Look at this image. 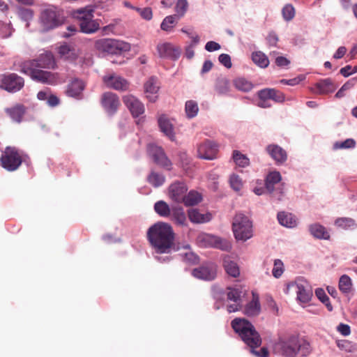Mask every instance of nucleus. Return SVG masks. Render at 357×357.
Listing matches in <instances>:
<instances>
[{"label": "nucleus", "instance_id": "nucleus-1", "mask_svg": "<svg viewBox=\"0 0 357 357\" xmlns=\"http://www.w3.org/2000/svg\"><path fill=\"white\" fill-rule=\"evenodd\" d=\"M147 238L156 261L168 263L172 259L171 254L176 250L175 234L168 223L158 222L153 225L147 231Z\"/></svg>", "mask_w": 357, "mask_h": 357}, {"label": "nucleus", "instance_id": "nucleus-2", "mask_svg": "<svg viewBox=\"0 0 357 357\" xmlns=\"http://www.w3.org/2000/svg\"><path fill=\"white\" fill-rule=\"evenodd\" d=\"M231 326L250 349L261 346V337L250 321L245 319L236 318L231 321Z\"/></svg>", "mask_w": 357, "mask_h": 357}, {"label": "nucleus", "instance_id": "nucleus-3", "mask_svg": "<svg viewBox=\"0 0 357 357\" xmlns=\"http://www.w3.org/2000/svg\"><path fill=\"white\" fill-rule=\"evenodd\" d=\"M278 345L282 354L286 357H296L298 354L301 356H307L312 350L307 341L299 339L296 335L280 340Z\"/></svg>", "mask_w": 357, "mask_h": 357}, {"label": "nucleus", "instance_id": "nucleus-4", "mask_svg": "<svg viewBox=\"0 0 357 357\" xmlns=\"http://www.w3.org/2000/svg\"><path fill=\"white\" fill-rule=\"evenodd\" d=\"M34 62H23L20 66V72L29 75L33 80L47 84H56L59 82L57 74L45 71L40 68L34 67Z\"/></svg>", "mask_w": 357, "mask_h": 357}, {"label": "nucleus", "instance_id": "nucleus-5", "mask_svg": "<svg viewBox=\"0 0 357 357\" xmlns=\"http://www.w3.org/2000/svg\"><path fill=\"white\" fill-rule=\"evenodd\" d=\"M232 231L237 241H246L253 236L252 222L243 213H237L232 222Z\"/></svg>", "mask_w": 357, "mask_h": 357}, {"label": "nucleus", "instance_id": "nucleus-6", "mask_svg": "<svg viewBox=\"0 0 357 357\" xmlns=\"http://www.w3.org/2000/svg\"><path fill=\"white\" fill-rule=\"evenodd\" d=\"M196 243L202 248H215L222 251H229L231 249V244L227 239L206 232H200L197 235Z\"/></svg>", "mask_w": 357, "mask_h": 357}, {"label": "nucleus", "instance_id": "nucleus-7", "mask_svg": "<svg viewBox=\"0 0 357 357\" xmlns=\"http://www.w3.org/2000/svg\"><path fill=\"white\" fill-rule=\"evenodd\" d=\"M97 50L110 54H121L130 50V45L123 40L103 38L96 42Z\"/></svg>", "mask_w": 357, "mask_h": 357}, {"label": "nucleus", "instance_id": "nucleus-8", "mask_svg": "<svg viewBox=\"0 0 357 357\" xmlns=\"http://www.w3.org/2000/svg\"><path fill=\"white\" fill-rule=\"evenodd\" d=\"M40 24L43 31L55 29L63 23V18L56 7L44 9L40 15Z\"/></svg>", "mask_w": 357, "mask_h": 357}, {"label": "nucleus", "instance_id": "nucleus-9", "mask_svg": "<svg viewBox=\"0 0 357 357\" xmlns=\"http://www.w3.org/2000/svg\"><path fill=\"white\" fill-rule=\"evenodd\" d=\"M24 158L15 147L7 146L3 152L0 161L3 168L8 172L17 170Z\"/></svg>", "mask_w": 357, "mask_h": 357}, {"label": "nucleus", "instance_id": "nucleus-10", "mask_svg": "<svg viewBox=\"0 0 357 357\" xmlns=\"http://www.w3.org/2000/svg\"><path fill=\"white\" fill-rule=\"evenodd\" d=\"M290 291L296 292L297 300L303 303L309 302L312 296V288L303 278H297L294 282L289 283L287 287V292Z\"/></svg>", "mask_w": 357, "mask_h": 357}, {"label": "nucleus", "instance_id": "nucleus-11", "mask_svg": "<svg viewBox=\"0 0 357 357\" xmlns=\"http://www.w3.org/2000/svg\"><path fill=\"white\" fill-rule=\"evenodd\" d=\"M191 273L197 279L212 281L217 278L218 266L214 262L206 261L199 267L193 268Z\"/></svg>", "mask_w": 357, "mask_h": 357}, {"label": "nucleus", "instance_id": "nucleus-12", "mask_svg": "<svg viewBox=\"0 0 357 357\" xmlns=\"http://www.w3.org/2000/svg\"><path fill=\"white\" fill-rule=\"evenodd\" d=\"M24 85V79L15 73L0 76V88L8 92L15 93L19 91Z\"/></svg>", "mask_w": 357, "mask_h": 357}, {"label": "nucleus", "instance_id": "nucleus-13", "mask_svg": "<svg viewBox=\"0 0 357 357\" xmlns=\"http://www.w3.org/2000/svg\"><path fill=\"white\" fill-rule=\"evenodd\" d=\"M218 153V144L211 140H205L197 146V154L202 159L215 160L217 158Z\"/></svg>", "mask_w": 357, "mask_h": 357}, {"label": "nucleus", "instance_id": "nucleus-14", "mask_svg": "<svg viewBox=\"0 0 357 357\" xmlns=\"http://www.w3.org/2000/svg\"><path fill=\"white\" fill-rule=\"evenodd\" d=\"M147 151L149 156L157 165L167 169H171L172 162L166 156L163 149L161 147L155 144H149L147 147Z\"/></svg>", "mask_w": 357, "mask_h": 357}, {"label": "nucleus", "instance_id": "nucleus-15", "mask_svg": "<svg viewBox=\"0 0 357 357\" xmlns=\"http://www.w3.org/2000/svg\"><path fill=\"white\" fill-rule=\"evenodd\" d=\"M282 179L281 175L279 172H270L266 178L265 186L266 190L273 194V196L275 197L278 200H280L282 199V189L275 188V185L280 183Z\"/></svg>", "mask_w": 357, "mask_h": 357}, {"label": "nucleus", "instance_id": "nucleus-16", "mask_svg": "<svg viewBox=\"0 0 357 357\" xmlns=\"http://www.w3.org/2000/svg\"><path fill=\"white\" fill-rule=\"evenodd\" d=\"M123 101L134 118H137L144 114L145 111L144 105L135 96L130 94L126 95L123 97Z\"/></svg>", "mask_w": 357, "mask_h": 357}, {"label": "nucleus", "instance_id": "nucleus-17", "mask_svg": "<svg viewBox=\"0 0 357 357\" xmlns=\"http://www.w3.org/2000/svg\"><path fill=\"white\" fill-rule=\"evenodd\" d=\"M102 79L107 87L116 91H125L128 90L130 86L126 79L116 75H105Z\"/></svg>", "mask_w": 357, "mask_h": 357}, {"label": "nucleus", "instance_id": "nucleus-18", "mask_svg": "<svg viewBox=\"0 0 357 357\" xmlns=\"http://www.w3.org/2000/svg\"><path fill=\"white\" fill-rule=\"evenodd\" d=\"M101 103L109 114H114L120 105L118 96L111 92L105 93L102 95Z\"/></svg>", "mask_w": 357, "mask_h": 357}, {"label": "nucleus", "instance_id": "nucleus-19", "mask_svg": "<svg viewBox=\"0 0 357 357\" xmlns=\"http://www.w3.org/2000/svg\"><path fill=\"white\" fill-rule=\"evenodd\" d=\"M144 88L146 98L150 102H155L158 98V91L160 89L158 79L154 77H150L144 83Z\"/></svg>", "mask_w": 357, "mask_h": 357}, {"label": "nucleus", "instance_id": "nucleus-20", "mask_svg": "<svg viewBox=\"0 0 357 357\" xmlns=\"http://www.w3.org/2000/svg\"><path fill=\"white\" fill-rule=\"evenodd\" d=\"M156 49L158 55L162 58L174 60L178 54V49L170 43H159Z\"/></svg>", "mask_w": 357, "mask_h": 357}, {"label": "nucleus", "instance_id": "nucleus-21", "mask_svg": "<svg viewBox=\"0 0 357 357\" xmlns=\"http://www.w3.org/2000/svg\"><path fill=\"white\" fill-rule=\"evenodd\" d=\"M26 62H34L36 63H33V66L40 68H54L56 66L54 56L50 52L41 54L36 59L26 61Z\"/></svg>", "mask_w": 357, "mask_h": 357}, {"label": "nucleus", "instance_id": "nucleus-22", "mask_svg": "<svg viewBox=\"0 0 357 357\" xmlns=\"http://www.w3.org/2000/svg\"><path fill=\"white\" fill-rule=\"evenodd\" d=\"M84 87V83L82 80L75 79L68 85L66 94L68 96L81 99Z\"/></svg>", "mask_w": 357, "mask_h": 357}, {"label": "nucleus", "instance_id": "nucleus-23", "mask_svg": "<svg viewBox=\"0 0 357 357\" xmlns=\"http://www.w3.org/2000/svg\"><path fill=\"white\" fill-rule=\"evenodd\" d=\"M58 53L61 59L68 61H75L78 56L76 50L66 43L58 47Z\"/></svg>", "mask_w": 357, "mask_h": 357}, {"label": "nucleus", "instance_id": "nucleus-24", "mask_svg": "<svg viewBox=\"0 0 357 357\" xmlns=\"http://www.w3.org/2000/svg\"><path fill=\"white\" fill-rule=\"evenodd\" d=\"M189 220L196 224H202L209 222L212 219V215L210 213L202 214L197 208H191L188 211Z\"/></svg>", "mask_w": 357, "mask_h": 357}, {"label": "nucleus", "instance_id": "nucleus-25", "mask_svg": "<svg viewBox=\"0 0 357 357\" xmlns=\"http://www.w3.org/2000/svg\"><path fill=\"white\" fill-rule=\"evenodd\" d=\"M259 98L273 100L281 102L284 100V94L274 89H264L259 91Z\"/></svg>", "mask_w": 357, "mask_h": 357}, {"label": "nucleus", "instance_id": "nucleus-26", "mask_svg": "<svg viewBox=\"0 0 357 357\" xmlns=\"http://www.w3.org/2000/svg\"><path fill=\"white\" fill-rule=\"evenodd\" d=\"M93 17H90L88 20H84L79 24L81 32L86 34H91L99 30V20H94Z\"/></svg>", "mask_w": 357, "mask_h": 357}, {"label": "nucleus", "instance_id": "nucleus-27", "mask_svg": "<svg viewBox=\"0 0 357 357\" xmlns=\"http://www.w3.org/2000/svg\"><path fill=\"white\" fill-rule=\"evenodd\" d=\"M266 150L277 163H282L287 160L286 151L278 145H269L267 146Z\"/></svg>", "mask_w": 357, "mask_h": 357}, {"label": "nucleus", "instance_id": "nucleus-28", "mask_svg": "<svg viewBox=\"0 0 357 357\" xmlns=\"http://www.w3.org/2000/svg\"><path fill=\"white\" fill-rule=\"evenodd\" d=\"M261 310L259 296L252 292V299L245 307L244 313L248 316L258 315Z\"/></svg>", "mask_w": 357, "mask_h": 357}, {"label": "nucleus", "instance_id": "nucleus-29", "mask_svg": "<svg viewBox=\"0 0 357 357\" xmlns=\"http://www.w3.org/2000/svg\"><path fill=\"white\" fill-rule=\"evenodd\" d=\"M314 93L319 94H327L333 92L336 86L330 78L321 79L315 84Z\"/></svg>", "mask_w": 357, "mask_h": 357}, {"label": "nucleus", "instance_id": "nucleus-30", "mask_svg": "<svg viewBox=\"0 0 357 357\" xmlns=\"http://www.w3.org/2000/svg\"><path fill=\"white\" fill-rule=\"evenodd\" d=\"M158 121L160 130L168 137L170 140L174 141L176 137L173 132L172 125L167 117L165 115H162L158 118Z\"/></svg>", "mask_w": 357, "mask_h": 357}, {"label": "nucleus", "instance_id": "nucleus-31", "mask_svg": "<svg viewBox=\"0 0 357 357\" xmlns=\"http://www.w3.org/2000/svg\"><path fill=\"white\" fill-rule=\"evenodd\" d=\"M94 9L91 6H86L73 10L72 15L78 21L79 24L90 17H94Z\"/></svg>", "mask_w": 357, "mask_h": 357}, {"label": "nucleus", "instance_id": "nucleus-32", "mask_svg": "<svg viewBox=\"0 0 357 357\" xmlns=\"http://www.w3.org/2000/svg\"><path fill=\"white\" fill-rule=\"evenodd\" d=\"M223 266L226 273L233 277L237 278L240 275V270L238 264L232 261L229 256H225L223 258Z\"/></svg>", "mask_w": 357, "mask_h": 357}, {"label": "nucleus", "instance_id": "nucleus-33", "mask_svg": "<svg viewBox=\"0 0 357 357\" xmlns=\"http://www.w3.org/2000/svg\"><path fill=\"white\" fill-rule=\"evenodd\" d=\"M279 223L286 227L293 228L297 225L296 218L291 213L280 212L278 214Z\"/></svg>", "mask_w": 357, "mask_h": 357}, {"label": "nucleus", "instance_id": "nucleus-34", "mask_svg": "<svg viewBox=\"0 0 357 357\" xmlns=\"http://www.w3.org/2000/svg\"><path fill=\"white\" fill-rule=\"evenodd\" d=\"M309 231L311 235L318 239H328L329 233L326 228L320 224L314 223L309 227Z\"/></svg>", "mask_w": 357, "mask_h": 357}, {"label": "nucleus", "instance_id": "nucleus-35", "mask_svg": "<svg viewBox=\"0 0 357 357\" xmlns=\"http://www.w3.org/2000/svg\"><path fill=\"white\" fill-rule=\"evenodd\" d=\"M180 257L183 262L190 265L197 264L199 261V257L190 250L189 245L183 247V251L180 250Z\"/></svg>", "mask_w": 357, "mask_h": 357}, {"label": "nucleus", "instance_id": "nucleus-36", "mask_svg": "<svg viewBox=\"0 0 357 357\" xmlns=\"http://www.w3.org/2000/svg\"><path fill=\"white\" fill-rule=\"evenodd\" d=\"M6 112L13 121L20 123L25 113V107L21 104H17L13 107L6 108Z\"/></svg>", "mask_w": 357, "mask_h": 357}, {"label": "nucleus", "instance_id": "nucleus-37", "mask_svg": "<svg viewBox=\"0 0 357 357\" xmlns=\"http://www.w3.org/2000/svg\"><path fill=\"white\" fill-rule=\"evenodd\" d=\"M203 199L201 193L195 190H190L183 197V202L185 206H195L200 203Z\"/></svg>", "mask_w": 357, "mask_h": 357}, {"label": "nucleus", "instance_id": "nucleus-38", "mask_svg": "<svg viewBox=\"0 0 357 357\" xmlns=\"http://www.w3.org/2000/svg\"><path fill=\"white\" fill-rule=\"evenodd\" d=\"M172 210L173 208H171L169 206L162 200L158 201L154 204V211L160 217H169Z\"/></svg>", "mask_w": 357, "mask_h": 357}, {"label": "nucleus", "instance_id": "nucleus-39", "mask_svg": "<svg viewBox=\"0 0 357 357\" xmlns=\"http://www.w3.org/2000/svg\"><path fill=\"white\" fill-rule=\"evenodd\" d=\"M215 90L219 95H227L230 91V83L226 77L218 78L216 81Z\"/></svg>", "mask_w": 357, "mask_h": 357}, {"label": "nucleus", "instance_id": "nucleus-40", "mask_svg": "<svg viewBox=\"0 0 357 357\" xmlns=\"http://www.w3.org/2000/svg\"><path fill=\"white\" fill-rule=\"evenodd\" d=\"M252 60L256 65L262 68H265L269 65L268 58L260 51L252 54Z\"/></svg>", "mask_w": 357, "mask_h": 357}, {"label": "nucleus", "instance_id": "nucleus-41", "mask_svg": "<svg viewBox=\"0 0 357 357\" xmlns=\"http://www.w3.org/2000/svg\"><path fill=\"white\" fill-rule=\"evenodd\" d=\"M147 181L154 188H158L163 185L165 177L162 174L152 171L147 176Z\"/></svg>", "mask_w": 357, "mask_h": 357}, {"label": "nucleus", "instance_id": "nucleus-42", "mask_svg": "<svg viewBox=\"0 0 357 357\" xmlns=\"http://www.w3.org/2000/svg\"><path fill=\"white\" fill-rule=\"evenodd\" d=\"M234 84L238 90L243 92H248L253 88L252 82L243 77H238L235 79L234 80Z\"/></svg>", "mask_w": 357, "mask_h": 357}, {"label": "nucleus", "instance_id": "nucleus-43", "mask_svg": "<svg viewBox=\"0 0 357 357\" xmlns=\"http://www.w3.org/2000/svg\"><path fill=\"white\" fill-rule=\"evenodd\" d=\"M352 288L351 278L347 275H343L339 280V289L343 294H348Z\"/></svg>", "mask_w": 357, "mask_h": 357}, {"label": "nucleus", "instance_id": "nucleus-44", "mask_svg": "<svg viewBox=\"0 0 357 357\" xmlns=\"http://www.w3.org/2000/svg\"><path fill=\"white\" fill-rule=\"evenodd\" d=\"M199 107L194 100H188L185 102V112L188 119H192L197 115Z\"/></svg>", "mask_w": 357, "mask_h": 357}, {"label": "nucleus", "instance_id": "nucleus-45", "mask_svg": "<svg viewBox=\"0 0 357 357\" xmlns=\"http://www.w3.org/2000/svg\"><path fill=\"white\" fill-rule=\"evenodd\" d=\"M233 160L236 165L241 167H245L250 164L249 158L238 151L233 152Z\"/></svg>", "mask_w": 357, "mask_h": 357}, {"label": "nucleus", "instance_id": "nucleus-46", "mask_svg": "<svg viewBox=\"0 0 357 357\" xmlns=\"http://www.w3.org/2000/svg\"><path fill=\"white\" fill-rule=\"evenodd\" d=\"M176 24V22L175 20V17L172 15H169L165 17L162 20L160 24V28L164 31L171 32Z\"/></svg>", "mask_w": 357, "mask_h": 357}, {"label": "nucleus", "instance_id": "nucleus-47", "mask_svg": "<svg viewBox=\"0 0 357 357\" xmlns=\"http://www.w3.org/2000/svg\"><path fill=\"white\" fill-rule=\"evenodd\" d=\"M182 163V168L186 174H190L192 168V160L185 153H180V162Z\"/></svg>", "mask_w": 357, "mask_h": 357}, {"label": "nucleus", "instance_id": "nucleus-48", "mask_svg": "<svg viewBox=\"0 0 357 357\" xmlns=\"http://www.w3.org/2000/svg\"><path fill=\"white\" fill-rule=\"evenodd\" d=\"M315 294L319 300L325 304L328 311L333 310V306L330 303V300L328 296L326 295V292L323 289L319 288L315 291Z\"/></svg>", "mask_w": 357, "mask_h": 357}, {"label": "nucleus", "instance_id": "nucleus-49", "mask_svg": "<svg viewBox=\"0 0 357 357\" xmlns=\"http://www.w3.org/2000/svg\"><path fill=\"white\" fill-rule=\"evenodd\" d=\"M229 184L231 188L236 192L240 191L243 186V182L242 179L238 175L235 174H233L230 176Z\"/></svg>", "mask_w": 357, "mask_h": 357}, {"label": "nucleus", "instance_id": "nucleus-50", "mask_svg": "<svg viewBox=\"0 0 357 357\" xmlns=\"http://www.w3.org/2000/svg\"><path fill=\"white\" fill-rule=\"evenodd\" d=\"M335 224L337 227H341L343 229L352 228L356 226L355 221L353 219L349 218H337L335 220Z\"/></svg>", "mask_w": 357, "mask_h": 357}, {"label": "nucleus", "instance_id": "nucleus-51", "mask_svg": "<svg viewBox=\"0 0 357 357\" xmlns=\"http://www.w3.org/2000/svg\"><path fill=\"white\" fill-rule=\"evenodd\" d=\"M284 271V264L282 260L277 259L274 260L272 274L274 278H279L283 274Z\"/></svg>", "mask_w": 357, "mask_h": 357}, {"label": "nucleus", "instance_id": "nucleus-52", "mask_svg": "<svg viewBox=\"0 0 357 357\" xmlns=\"http://www.w3.org/2000/svg\"><path fill=\"white\" fill-rule=\"evenodd\" d=\"M227 296L229 301L236 303L241 301V291L236 288L228 287L227 289Z\"/></svg>", "mask_w": 357, "mask_h": 357}, {"label": "nucleus", "instance_id": "nucleus-53", "mask_svg": "<svg viewBox=\"0 0 357 357\" xmlns=\"http://www.w3.org/2000/svg\"><path fill=\"white\" fill-rule=\"evenodd\" d=\"M17 15L21 20L26 22V26H29V22L33 18V11L31 9L24 8H19Z\"/></svg>", "mask_w": 357, "mask_h": 357}, {"label": "nucleus", "instance_id": "nucleus-54", "mask_svg": "<svg viewBox=\"0 0 357 357\" xmlns=\"http://www.w3.org/2000/svg\"><path fill=\"white\" fill-rule=\"evenodd\" d=\"M355 146L356 142L351 138L347 139L344 142H337L333 145L335 149H353Z\"/></svg>", "mask_w": 357, "mask_h": 357}, {"label": "nucleus", "instance_id": "nucleus-55", "mask_svg": "<svg viewBox=\"0 0 357 357\" xmlns=\"http://www.w3.org/2000/svg\"><path fill=\"white\" fill-rule=\"evenodd\" d=\"M282 17L286 21L291 20L295 15V9L291 4H287L282 10Z\"/></svg>", "mask_w": 357, "mask_h": 357}, {"label": "nucleus", "instance_id": "nucleus-56", "mask_svg": "<svg viewBox=\"0 0 357 357\" xmlns=\"http://www.w3.org/2000/svg\"><path fill=\"white\" fill-rule=\"evenodd\" d=\"M181 31L186 33L187 36L192 40L194 45H197L199 42V36L194 31L192 27L183 28Z\"/></svg>", "mask_w": 357, "mask_h": 357}, {"label": "nucleus", "instance_id": "nucleus-57", "mask_svg": "<svg viewBox=\"0 0 357 357\" xmlns=\"http://www.w3.org/2000/svg\"><path fill=\"white\" fill-rule=\"evenodd\" d=\"M169 197L174 201H178V183L174 182L169 188Z\"/></svg>", "mask_w": 357, "mask_h": 357}, {"label": "nucleus", "instance_id": "nucleus-58", "mask_svg": "<svg viewBox=\"0 0 357 357\" xmlns=\"http://www.w3.org/2000/svg\"><path fill=\"white\" fill-rule=\"evenodd\" d=\"M207 178L208 180L213 181L211 188L214 190V192L217 191L218 189V180L219 178V174L215 170H212L208 173Z\"/></svg>", "mask_w": 357, "mask_h": 357}, {"label": "nucleus", "instance_id": "nucleus-59", "mask_svg": "<svg viewBox=\"0 0 357 357\" xmlns=\"http://www.w3.org/2000/svg\"><path fill=\"white\" fill-rule=\"evenodd\" d=\"M12 27L10 24H0V37L8 38L12 34Z\"/></svg>", "mask_w": 357, "mask_h": 357}, {"label": "nucleus", "instance_id": "nucleus-60", "mask_svg": "<svg viewBox=\"0 0 357 357\" xmlns=\"http://www.w3.org/2000/svg\"><path fill=\"white\" fill-rule=\"evenodd\" d=\"M136 11L138 12L144 20H150L153 17L152 10L150 8H136Z\"/></svg>", "mask_w": 357, "mask_h": 357}, {"label": "nucleus", "instance_id": "nucleus-61", "mask_svg": "<svg viewBox=\"0 0 357 357\" xmlns=\"http://www.w3.org/2000/svg\"><path fill=\"white\" fill-rule=\"evenodd\" d=\"M218 60L221 64H222L224 66H225L227 68H230L231 67V57L227 54H221L219 57Z\"/></svg>", "mask_w": 357, "mask_h": 357}, {"label": "nucleus", "instance_id": "nucleus-62", "mask_svg": "<svg viewBox=\"0 0 357 357\" xmlns=\"http://www.w3.org/2000/svg\"><path fill=\"white\" fill-rule=\"evenodd\" d=\"M256 348H250V352L257 357H268L269 352L266 347H262L259 351H256Z\"/></svg>", "mask_w": 357, "mask_h": 357}, {"label": "nucleus", "instance_id": "nucleus-63", "mask_svg": "<svg viewBox=\"0 0 357 357\" xmlns=\"http://www.w3.org/2000/svg\"><path fill=\"white\" fill-rule=\"evenodd\" d=\"M220 48V45L215 41H208L206 43L205 45V49L208 52L217 51L219 50Z\"/></svg>", "mask_w": 357, "mask_h": 357}, {"label": "nucleus", "instance_id": "nucleus-64", "mask_svg": "<svg viewBox=\"0 0 357 357\" xmlns=\"http://www.w3.org/2000/svg\"><path fill=\"white\" fill-rule=\"evenodd\" d=\"M197 45H194L193 42H191L190 44L186 47L185 56L187 59H190L195 55L194 48Z\"/></svg>", "mask_w": 357, "mask_h": 357}]
</instances>
